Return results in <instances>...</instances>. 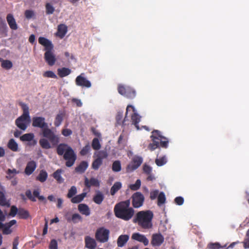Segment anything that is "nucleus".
<instances>
[{
  "label": "nucleus",
  "mask_w": 249,
  "mask_h": 249,
  "mask_svg": "<svg viewBox=\"0 0 249 249\" xmlns=\"http://www.w3.org/2000/svg\"><path fill=\"white\" fill-rule=\"evenodd\" d=\"M32 126L41 128L43 136L48 139L53 145L55 146L58 144L59 142L58 136L48 127V124L45 122V119L44 117H33Z\"/></svg>",
  "instance_id": "f257e3e1"
},
{
  "label": "nucleus",
  "mask_w": 249,
  "mask_h": 249,
  "mask_svg": "<svg viewBox=\"0 0 249 249\" xmlns=\"http://www.w3.org/2000/svg\"><path fill=\"white\" fill-rule=\"evenodd\" d=\"M10 227L5 224H4V226L2 228L3 229V233L5 234H10L12 232V231L10 230Z\"/></svg>",
  "instance_id": "052dcab7"
},
{
  "label": "nucleus",
  "mask_w": 249,
  "mask_h": 249,
  "mask_svg": "<svg viewBox=\"0 0 249 249\" xmlns=\"http://www.w3.org/2000/svg\"><path fill=\"white\" fill-rule=\"evenodd\" d=\"M64 116L65 114L63 112H59L56 115L54 122V124L56 127H58L61 124L63 120Z\"/></svg>",
  "instance_id": "c756f323"
},
{
  "label": "nucleus",
  "mask_w": 249,
  "mask_h": 249,
  "mask_svg": "<svg viewBox=\"0 0 249 249\" xmlns=\"http://www.w3.org/2000/svg\"><path fill=\"white\" fill-rule=\"evenodd\" d=\"M102 163L103 160H101V159L97 158L92 162L91 167L94 170H97L99 169Z\"/></svg>",
  "instance_id": "4c0bfd02"
},
{
  "label": "nucleus",
  "mask_w": 249,
  "mask_h": 249,
  "mask_svg": "<svg viewBox=\"0 0 249 249\" xmlns=\"http://www.w3.org/2000/svg\"><path fill=\"white\" fill-rule=\"evenodd\" d=\"M164 239L161 233H154L152 236L151 244L153 246H160L164 242Z\"/></svg>",
  "instance_id": "f8f14e48"
},
{
  "label": "nucleus",
  "mask_w": 249,
  "mask_h": 249,
  "mask_svg": "<svg viewBox=\"0 0 249 249\" xmlns=\"http://www.w3.org/2000/svg\"><path fill=\"white\" fill-rule=\"evenodd\" d=\"M159 191L158 190H155L154 191H152L150 192V198L151 200H154L158 196V195H159Z\"/></svg>",
  "instance_id": "6e6d98bb"
},
{
  "label": "nucleus",
  "mask_w": 249,
  "mask_h": 249,
  "mask_svg": "<svg viewBox=\"0 0 249 249\" xmlns=\"http://www.w3.org/2000/svg\"><path fill=\"white\" fill-rule=\"evenodd\" d=\"M67 32V27L63 24L58 26L57 35L60 38H63Z\"/></svg>",
  "instance_id": "4be33fe9"
},
{
  "label": "nucleus",
  "mask_w": 249,
  "mask_h": 249,
  "mask_svg": "<svg viewBox=\"0 0 249 249\" xmlns=\"http://www.w3.org/2000/svg\"><path fill=\"white\" fill-rule=\"evenodd\" d=\"M70 147L68 144L65 143H60L57 145L56 148V152L58 155H64L65 152L67 151L68 147Z\"/></svg>",
  "instance_id": "5701e85b"
},
{
  "label": "nucleus",
  "mask_w": 249,
  "mask_h": 249,
  "mask_svg": "<svg viewBox=\"0 0 249 249\" xmlns=\"http://www.w3.org/2000/svg\"><path fill=\"white\" fill-rule=\"evenodd\" d=\"M91 146L94 150H97L100 149L101 146L98 138H95L93 139Z\"/></svg>",
  "instance_id": "a19ab883"
},
{
  "label": "nucleus",
  "mask_w": 249,
  "mask_h": 249,
  "mask_svg": "<svg viewBox=\"0 0 249 249\" xmlns=\"http://www.w3.org/2000/svg\"><path fill=\"white\" fill-rule=\"evenodd\" d=\"M48 178V174L45 170H42L40 171L38 175L36 177V180L41 182H45Z\"/></svg>",
  "instance_id": "2f4dec72"
},
{
  "label": "nucleus",
  "mask_w": 249,
  "mask_h": 249,
  "mask_svg": "<svg viewBox=\"0 0 249 249\" xmlns=\"http://www.w3.org/2000/svg\"><path fill=\"white\" fill-rule=\"evenodd\" d=\"M131 120L132 124L135 125L138 130L139 129L138 124L141 120L140 116L138 114L134 112L133 115H131Z\"/></svg>",
  "instance_id": "473e14b6"
},
{
  "label": "nucleus",
  "mask_w": 249,
  "mask_h": 249,
  "mask_svg": "<svg viewBox=\"0 0 249 249\" xmlns=\"http://www.w3.org/2000/svg\"><path fill=\"white\" fill-rule=\"evenodd\" d=\"M130 200L127 199L117 203L114 208L115 216L124 221L131 219L135 213L134 209L130 207Z\"/></svg>",
  "instance_id": "f03ea898"
},
{
  "label": "nucleus",
  "mask_w": 249,
  "mask_h": 249,
  "mask_svg": "<svg viewBox=\"0 0 249 249\" xmlns=\"http://www.w3.org/2000/svg\"><path fill=\"white\" fill-rule=\"evenodd\" d=\"M87 196V193L84 192L81 194L74 196L71 198V201L72 203H79L82 202Z\"/></svg>",
  "instance_id": "b1692460"
},
{
  "label": "nucleus",
  "mask_w": 249,
  "mask_h": 249,
  "mask_svg": "<svg viewBox=\"0 0 249 249\" xmlns=\"http://www.w3.org/2000/svg\"><path fill=\"white\" fill-rule=\"evenodd\" d=\"M90 149V145L89 144H88L82 149V150L80 152V154L82 156H85L89 152Z\"/></svg>",
  "instance_id": "603ef678"
},
{
  "label": "nucleus",
  "mask_w": 249,
  "mask_h": 249,
  "mask_svg": "<svg viewBox=\"0 0 249 249\" xmlns=\"http://www.w3.org/2000/svg\"><path fill=\"white\" fill-rule=\"evenodd\" d=\"M131 199L133 207L134 208H139L143 205L144 201V197L142 193L137 192L132 195Z\"/></svg>",
  "instance_id": "1a4fd4ad"
},
{
  "label": "nucleus",
  "mask_w": 249,
  "mask_h": 249,
  "mask_svg": "<svg viewBox=\"0 0 249 249\" xmlns=\"http://www.w3.org/2000/svg\"><path fill=\"white\" fill-rule=\"evenodd\" d=\"M49 249H58L57 242L56 240L52 239L51 241Z\"/></svg>",
  "instance_id": "4d7b16f0"
},
{
  "label": "nucleus",
  "mask_w": 249,
  "mask_h": 249,
  "mask_svg": "<svg viewBox=\"0 0 249 249\" xmlns=\"http://www.w3.org/2000/svg\"><path fill=\"white\" fill-rule=\"evenodd\" d=\"M63 170L61 169H57L56 171H55L53 175V177L54 179H55L57 182L59 183H61L64 182V178H62L61 174L62 173Z\"/></svg>",
  "instance_id": "cd10ccee"
},
{
  "label": "nucleus",
  "mask_w": 249,
  "mask_h": 249,
  "mask_svg": "<svg viewBox=\"0 0 249 249\" xmlns=\"http://www.w3.org/2000/svg\"><path fill=\"white\" fill-rule=\"evenodd\" d=\"M150 138L152 142L149 144L148 148L151 151H153L160 146V140L166 139V138L162 136L161 132L158 130H154L152 132Z\"/></svg>",
  "instance_id": "423d86ee"
},
{
  "label": "nucleus",
  "mask_w": 249,
  "mask_h": 249,
  "mask_svg": "<svg viewBox=\"0 0 249 249\" xmlns=\"http://www.w3.org/2000/svg\"><path fill=\"white\" fill-rule=\"evenodd\" d=\"M6 19L9 27L11 29L16 30L18 29V25L12 14H8L6 17Z\"/></svg>",
  "instance_id": "6ab92c4d"
},
{
  "label": "nucleus",
  "mask_w": 249,
  "mask_h": 249,
  "mask_svg": "<svg viewBox=\"0 0 249 249\" xmlns=\"http://www.w3.org/2000/svg\"><path fill=\"white\" fill-rule=\"evenodd\" d=\"M143 172L147 175H150L152 172V168L147 164H144L143 166Z\"/></svg>",
  "instance_id": "bf43d9fd"
},
{
  "label": "nucleus",
  "mask_w": 249,
  "mask_h": 249,
  "mask_svg": "<svg viewBox=\"0 0 249 249\" xmlns=\"http://www.w3.org/2000/svg\"><path fill=\"white\" fill-rule=\"evenodd\" d=\"M117 89L121 95L128 99H133L136 95L135 89L128 86L119 84Z\"/></svg>",
  "instance_id": "0eeeda50"
},
{
  "label": "nucleus",
  "mask_w": 249,
  "mask_h": 249,
  "mask_svg": "<svg viewBox=\"0 0 249 249\" xmlns=\"http://www.w3.org/2000/svg\"><path fill=\"white\" fill-rule=\"evenodd\" d=\"M77 188L75 186H72L68 190V193L67 195V197L68 198H72L77 194Z\"/></svg>",
  "instance_id": "ea45409f"
},
{
  "label": "nucleus",
  "mask_w": 249,
  "mask_h": 249,
  "mask_svg": "<svg viewBox=\"0 0 249 249\" xmlns=\"http://www.w3.org/2000/svg\"><path fill=\"white\" fill-rule=\"evenodd\" d=\"M121 161L117 160L114 161L112 165V170L114 172H119L121 170Z\"/></svg>",
  "instance_id": "c9c22d12"
},
{
  "label": "nucleus",
  "mask_w": 249,
  "mask_h": 249,
  "mask_svg": "<svg viewBox=\"0 0 249 249\" xmlns=\"http://www.w3.org/2000/svg\"><path fill=\"white\" fill-rule=\"evenodd\" d=\"M141 182L140 179H137L134 184H131L129 188L133 191H136L139 189L141 187Z\"/></svg>",
  "instance_id": "49530a36"
},
{
  "label": "nucleus",
  "mask_w": 249,
  "mask_h": 249,
  "mask_svg": "<svg viewBox=\"0 0 249 249\" xmlns=\"http://www.w3.org/2000/svg\"><path fill=\"white\" fill-rule=\"evenodd\" d=\"M132 240H136L141 243H142L144 246L148 245L149 240L144 235L140 234L139 232H135L131 236Z\"/></svg>",
  "instance_id": "ddd939ff"
},
{
  "label": "nucleus",
  "mask_w": 249,
  "mask_h": 249,
  "mask_svg": "<svg viewBox=\"0 0 249 249\" xmlns=\"http://www.w3.org/2000/svg\"><path fill=\"white\" fill-rule=\"evenodd\" d=\"M43 76L44 77H47V78H57V76L56 74L51 71H45L43 74Z\"/></svg>",
  "instance_id": "de8ad7c7"
},
{
  "label": "nucleus",
  "mask_w": 249,
  "mask_h": 249,
  "mask_svg": "<svg viewBox=\"0 0 249 249\" xmlns=\"http://www.w3.org/2000/svg\"><path fill=\"white\" fill-rule=\"evenodd\" d=\"M175 202L178 205H182L184 202V199L181 196H178L175 199Z\"/></svg>",
  "instance_id": "69168bd1"
},
{
  "label": "nucleus",
  "mask_w": 249,
  "mask_h": 249,
  "mask_svg": "<svg viewBox=\"0 0 249 249\" xmlns=\"http://www.w3.org/2000/svg\"><path fill=\"white\" fill-rule=\"evenodd\" d=\"M104 199V196L99 191L96 192V195L93 198V201L97 204H101Z\"/></svg>",
  "instance_id": "a878e982"
},
{
  "label": "nucleus",
  "mask_w": 249,
  "mask_h": 249,
  "mask_svg": "<svg viewBox=\"0 0 249 249\" xmlns=\"http://www.w3.org/2000/svg\"><path fill=\"white\" fill-rule=\"evenodd\" d=\"M243 244L245 249H249V229L246 232V237L243 242Z\"/></svg>",
  "instance_id": "09e8293b"
},
{
  "label": "nucleus",
  "mask_w": 249,
  "mask_h": 249,
  "mask_svg": "<svg viewBox=\"0 0 249 249\" xmlns=\"http://www.w3.org/2000/svg\"><path fill=\"white\" fill-rule=\"evenodd\" d=\"M109 231L104 227L98 229L95 233L96 239L101 243H105L108 241Z\"/></svg>",
  "instance_id": "9d476101"
},
{
  "label": "nucleus",
  "mask_w": 249,
  "mask_h": 249,
  "mask_svg": "<svg viewBox=\"0 0 249 249\" xmlns=\"http://www.w3.org/2000/svg\"><path fill=\"white\" fill-rule=\"evenodd\" d=\"M79 212L82 214L86 216H89L90 214V210L89 206L84 203L80 204L78 206Z\"/></svg>",
  "instance_id": "a211bd4d"
},
{
  "label": "nucleus",
  "mask_w": 249,
  "mask_h": 249,
  "mask_svg": "<svg viewBox=\"0 0 249 249\" xmlns=\"http://www.w3.org/2000/svg\"><path fill=\"white\" fill-rule=\"evenodd\" d=\"M107 156L108 154L106 151H101L99 152V156L97 158H101V160H103V159L107 158Z\"/></svg>",
  "instance_id": "0e129e2a"
},
{
  "label": "nucleus",
  "mask_w": 249,
  "mask_h": 249,
  "mask_svg": "<svg viewBox=\"0 0 249 249\" xmlns=\"http://www.w3.org/2000/svg\"><path fill=\"white\" fill-rule=\"evenodd\" d=\"M129 238V236L127 234L120 235L117 242L118 247L121 248L124 247L128 241Z\"/></svg>",
  "instance_id": "aec40b11"
},
{
  "label": "nucleus",
  "mask_w": 249,
  "mask_h": 249,
  "mask_svg": "<svg viewBox=\"0 0 249 249\" xmlns=\"http://www.w3.org/2000/svg\"><path fill=\"white\" fill-rule=\"evenodd\" d=\"M36 167V163L34 160L28 162L25 169V173L27 175L32 174L35 170Z\"/></svg>",
  "instance_id": "f3484780"
},
{
  "label": "nucleus",
  "mask_w": 249,
  "mask_h": 249,
  "mask_svg": "<svg viewBox=\"0 0 249 249\" xmlns=\"http://www.w3.org/2000/svg\"><path fill=\"white\" fill-rule=\"evenodd\" d=\"M18 216L20 219H27L30 216V214L28 211L23 208H19Z\"/></svg>",
  "instance_id": "7c9ffc66"
},
{
  "label": "nucleus",
  "mask_w": 249,
  "mask_h": 249,
  "mask_svg": "<svg viewBox=\"0 0 249 249\" xmlns=\"http://www.w3.org/2000/svg\"><path fill=\"white\" fill-rule=\"evenodd\" d=\"M7 146L13 151L16 152L18 150V144L13 139H11L9 141Z\"/></svg>",
  "instance_id": "72a5a7b5"
},
{
  "label": "nucleus",
  "mask_w": 249,
  "mask_h": 249,
  "mask_svg": "<svg viewBox=\"0 0 249 249\" xmlns=\"http://www.w3.org/2000/svg\"><path fill=\"white\" fill-rule=\"evenodd\" d=\"M34 15L33 11L31 10H26L25 12V16L27 18H31Z\"/></svg>",
  "instance_id": "338daca9"
},
{
  "label": "nucleus",
  "mask_w": 249,
  "mask_h": 249,
  "mask_svg": "<svg viewBox=\"0 0 249 249\" xmlns=\"http://www.w3.org/2000/svg\"><path fill=\"white\" fill-rule=\"evenodd\" d=\"M72 133V131L70 129H68V128L64 129L62 131V135L65 137H68V136L71 135Z\"/></svg>",
  "instance_id": "e2e57ef3"
},
{
  "label": "nucleus",
  "mask_w": 249,
  "mask_h": 249,
  "mask_svg": "<svg viewBox=\"0 0 249 249\" xmlns=\"http://www.w3.org/2000/svg\"><path fill=\"white\" fill-rule=\"evenodd\" d=\"M25 195L28 198V199H29L32 201L35 202L36 201V199L35 198V197L33 196L31 190H27L25 192Z\"/></svg>",
  "instance_id": "680f3d73"
},
{
  "label": "nucleus",
  "mask_w": 249,
  "mask_h": 249,
  "mask_svg": "<svg viewBox=\"0 0 249 249\" xmlns=\"http://www.w3.org/2000/svg\"><path fill=\"white\" fill-rule=\"evenodd\" d=\"M18 172L15 169H9L7 171V176H6L7 178H11L14 177L15 175H16Z\"/></svg>",
  "instance_id": "5fc2aeb1"
},
{
  "label": "nucleus",
  "mask_w": 249,
  "mask_h": 249,
  "mask_svg": "<svg viewBox=\"0 0 249 249\" xmlns=\"http://www.w3.org/2000/svg\"><path fill=\"white\" fill-rule=\"evenodd\" d=\"M84 74L81 73L76 78L75 83L78 86L89 88L91 86V83L83 76Z\"/></svg>",
  "instance_id": "9b49d317"
},
{
  "label": "nucleus",
  "mask_w": 249,
  "mask_h": 249,
  "mask_svg": "<svg viewBox=\"0 0 249 249\" xmlns=\"http://www.w3.org/2000/svg\"><path fill=\"white\" fill-rule=\"evenodd\" d=\"M131 162L139 167L142 162V157L139 156L134 157L132 159Z\"/></svg>",
  "instance_id": "79ce46f5"
},
{
  "label": "nucleus",
  "mask_w": 249,
  "mask_h": 249,
  "mask_svg": "<svg viewBox=\"0 0 249 249\" xmlns=\"http://www.w3.org/2000/svg\"><path fill=\"white\" fill-rule=\"evenodd\" d=\"M71 73V70L67 68H62L57 69V74L60 77H64L68 76Z\"/></svg>",
  "instance_id": "393cba45"
},
{
  "label": "nucleus",
  "mask_w": 249,
  "mask_h": 249,
  "mask_svg": "<svg viewBox=\"0 0 249 249\" xmlns=\"http://www.w3.org/2000/svg\"><path fill=\"white\" fill-rule=\"evenodd\" d=\"M38 42L44 47L46 52L44 53V59L50 66H53L56 61V58L53 52V46L51 41L44 37H39Z\"/></svg>",
  "instance_id": "20e7f679"
},
{
  "label": "nucleus",
  "mask_w": 249,
  "mask_h": 249,
  "mask_svg": "<svg viewBox=\"0 0 249 249\" xmlns=\"http://www.w3.org/2000/svg\"><path fill=\"white\" fill-rule=\"evenodd\" d=\"M167 162L166 157L163 156L160 158H157L155 160V163L158 166H161L165 164Z\"/></svg>",
  "instance_id": "c03bdc74"
},
{
  "label": "nucleus",
  "mask_w": 249,
  "mask_h": 249,
  "mask_svg": "<svg viewBox=\"0 0 249 249\" xmlns=\"http://www.w3.org/2000/svg\"><path fill=\"white\" fill-rule=\"evenodd\" d=\"M122 187V183L120 182H116L111 187L110 189V194L112 196L114 195Z\"/></svg>",
  "instance_id": "f704fd0d"
},
{
  "label": "nucleus",
  "mask_w": 249,
  "mask_h": 249,
  "mask_svg": "<svg viewBox=\"0 0 249 249\" xmlns=\"http://www.w3.org/2000/svg\"><path fill=\"white\" fill-rule=\"evenodd\" d=\"M0 205L9 207L10 201L7 199L5 196V191L3 187H0Z\"/></svg>",
  "instance_id": "4468645a"
},
{
  "label": "nucleus",
  "mask_w": 249,
  "mask_h": 249,
  "mask_svg": "<svg viewBox=\"0 0 249 249\" xmlns=\"http://www.w3.org/2000/svg\"><path fill=\"white\" fill-rule=\"evenodd\" d=\"M34 135L33 133H26L20 137V141L22 142H29L34 139Z\"/></svg>",
  "instance_id": "e433bc0d"
},
{
  "label": "nucleus",
  "mask_w": 249,
  "mask_h": 249,
  "mask_svg": "<svg viewBox=\"0 0 249 249\" xmlns=\"http://www.w3.org/2000/svg\"><path fill=\"white\" fill-rule=\"evenodd\" d=\"M20 105L23 113L16 120L15 124L20 129L24 131L27 128L28 123L30 121V117L28 106L24 103H21Z\"/></svg>",
  "instance_id": "39448f33"
},
{
  "label": "nucleus",
  "mask_w": 249,
  "mask_h": 249,
  "mask_svg": "<svg viewBox=\"0 0 249 249\" xmlns=\"http://www.w3.org/2000/svg\"><path fill=\"white\" fill-rule=\"evenodd\" d=\"M12 66V63L9 60H4L1 63L2 67L7 70L11 69Z\"/></svg>",
  "instance_id": "8fccbe9b"
},
{
  "label": "nucleus",
  "mask_w": 249,
  "mask_h": 249,
  "mask_svg": "<svg viewBox=\"0 0 249 249\" xmlns=\"http://www.w3.org/2000/svg\"><path fill=\"white\" fill-rule=\"evenodd\" d=\"M168 142L169 141L167 138L166 139L160 140V146L163 148H166L168 146Z\"/></svg>",
  "instance_id": "13d9d810"
},
{
  "label": "nucleus",
  "mask_w": 249,
  "mask_h": 249,
  "mask_svg": "<svg viewBox=\"0 0 249 249\" xmlns=\"http://www.w3.org/2000/svg\"><path fill=\"white\" fill-rule=\"evenodd\" d=\"M153 213L150 210L141 211L138 212L133 218V222L144 229H150L152 228V219Z\"/></svg>",
  "instance_id": "7ed1b4c3"
},
{
  "label": "nucleus",
  "mask_w": 249,
  "mask_h": 249,
  "mask_svg": "<svg viewBox=\"0 0 249 249\" xmlns=\"http://www.w3.org/2000/svg\"><path fill=\"white\" fill-rule=\"evenodd\" d=\"M63 158L66 160L65 164L67 167H70L74 164L76 160V155L71 147H69L65 152Z\"/></svg>",
  "instance_id": "6e6552de"
},
{
  "label": "nucleus",
  "mask_w": 249,
  "mask_h": 249,
  "mask_svg": "<svg viewBox=\"0 0 249 249\" xmlns=\"http://www.w3.org/2000/svg\"><path fill=\"white\" fill-rule=\"evenodd\" d=\"M85 186L89 188L91 186L99 187L100 186V182L99 180L94 178H91L89 180L87 178H85V182H84Z\"/></svg>",
  "instance_id": "dca6fc26"
},
{
  "label": "nucleus",
  "mask_w": 249,
  "mask_h": 249,
  "mask_svg": "<svg viewBox=\"0 0 249 249\" xmlns=\"http://www.w3.org/2000/svg\"><path fill=\"white\" fill-rule=\"evenodd\" d=\"M66 219L68 222H72L74 224L82 221V216L78 213H74L71 217H68Z\"/></svg>",
  "instance_id": "bb28decb"
},
{
  "label": "nucleus",
  "mask_w": 249,
  "mask_h": 249,
  "mask_svg": "<svg viewBox=\"0 0 249 249\" xmlns=\"http://www.w3.org/2000/svg\"><path fill=\"white\" fill-rule=\"evenodd\" d=\"M46 13L47 15L53 14L55 9L53 6L50 3H47L45 5Z\"/></svg>",
  "instance_id": "a18cd8bd"
},
{
  "label": "nucleus",
  "mask_w": 249,
  "mask_h": 249,
  "mask_svg": "<svg viewBox=\"0 0 249 249\" xmlns=\"http://www.w3.org/2000/svg\"><path fill=\"white\" fill-rule=\"evenodd\" d=\"M122 117H123L122 113L118 112L116 117V121L118 123H120V122L121 121Z\"/></svg>",
  "instance_id": "774afa93"
},
{
  "label": "nucleus",
  "mask_w": 249,
  "mask_h": 249,
  "mask_svg": "<svg viewBox=\"0 0 249 249\" xmlns=\"http://www.w3.org/2000/svg\"><path fill=\"white\" fill-rule=\"evenodd\" d=\"M18 209L15 206H12L9 213V215L12 217L16 216L17 214H18Z\"/></svg>",
  "instance_id": "864d4df0"
},
{
  "label": "nucleus",
  "mask_w": 249,
  "mask_h": 249,
  "mask_svg": "<svg viewBox=\"0 0 249 249\" xmlns=\"http://www.w3.org/2000/svg\"><path fill=\"white\" fill-rule=\"evenodd\" d=\"M138 168V167L137 166H136L135 164L131 162L127 165L126 168V171L127 173L132 172L137 169Z\"/></svg>",
  "instance_id": "3c124183"
},
{
  "label": "nucleus",
  "mask_w": 249,
  "mask_h": 249,
  "mask_svg": "<svg viewBox=\"0 0 249 249\" xmlns=\"http://www.w3.org/2000/svg\"><path fill=\"white\" fill-rule=\"evenodd\" d=\"M226 245L221 246L219 243H211L208 245V247L210 249H219L226 247Z\"/></svg>",
  "instance_id": "37998d69"
},
{
  "label": "nucleus",
  "mask_w": 249,
  "mask_h": 249,
  "mask_svg": "<svg viewBox=\"0 0 249 249\" xmlns=\"http://www.w3.org/2000/svg\"><path fill=\"white\" fill-rule=\"evenodd\" d=\"M88 163L86 161H82L75 168V171L78 173H83L85 172L88 167Z\"/></svg>",
  "instance_id": "412c9836"
},
{
  "label": "nucleus",
  "mask_w": 249,
  "mask_h": 249,
  "mask_svg": "<svg viewBox=\"0 0 249 249\" xmlns=\"http://www.w3.org/2000/svg\"><path fill=\"white\" fill-rule=\"evenodd\" d=\"M165 200L166 197L164 193L162 192H160L158 196V205L161 206L165 202Z\"/></svg>",
  "instance_id": "58836bf2"
},
{
  "label": "nucleus",
  "mask_w": 249,
  "mask_h": 249,
  "mask_svg": "<svg viewBox=\"0 0 249 249\" xmlns=\"http://www.w3.org/2000/svg\"><path fill=\"white\" fill-rule=\"evenodd\" d=\"M85 247L89 249H95L97 244L95 240L89 236L85 237Z\"/></svg>",
  "instance_id": "2eb2a0df"
},
{
  "label": "nucleus",
  "mask_w": 249,
  "mask_h": 249,
  "mask_svg": "<svg viewBox=\"0 0 249 249\" xmlns=\"http://www.w3.org/2000/svg\"><path fill=\"white\" fill-rule=\"evenodd\" d=\"M49 141H50V140L47 138H42L39 140V143L42 148L48 149L52 147L51 143L49 142Z\"/></svg>",
  "instance_id": "c85d7f7f"
}]
</instances>
